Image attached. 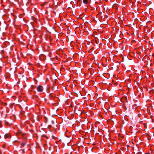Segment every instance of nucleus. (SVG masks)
I'll return each mask as SVG.
<instances>
[{
	"label": "nucleus",
	"instance_id": "nucleus-1",
	"mask_svg": "<svg viewBox=\"0 0 154 154\" xmlns=\"http://www.w3.org/2000/svg\"><path fill=\"white\" fill-rule=\"evenodd\" d=\"M37 90L38 92H42L43 91V88L42 86H39L37 88Z\"/></svg>",
	"mask_w": 154,
	"mask_h": 154
},
{
	"label": "nucleus",
	"instance_id": "nucleus-2",
	"mask_svg": "<svg viewBox=\"0 0 154 154\" xmlns=\"http://www.w3.org/2000/svg\"><path fill=\"white\" fill-rule=\"evenodd\" d=\"M4 137L5 138H9L11 137V136L9 134H6L5 135Z\"/></svg>",
	"mask_w": 154,
	"mask_h": 154
},
{
	"label": "nucleus",
	"instance_id": "nucleus-3",
	"mask_svg": "<svg viewBox=\"0 0 154 154\" xmlns=\"http://www.w3.org/2000/svg\"><path fill=\"white\" fill-rule=\"evenodd\" d=\"M83 2L85 4L88 3V0H83Z\"/></svg>",
	"mask_w": 154,
	"mask_h": 154
},
{
	"label": "nucleus",
	"instance_id": "nucleus-4",
	"mask_svg": "<svg viewBox=\"0 0 154 154\" xmlns=\"http://www.w3.org/2000/svg\"><path fill=\"white\" fill-rule=\"evenodd\" d=\"M5 124L6 125H9L8 123L7 122L5 121Z\"/></svg>",
	"mask_w": 154,
	"mask_h": 154
},
{
	"label": "nucleus",
	"instance_id": "nucleus-5",
	"mask_svg": "<svg viewBox=\"0 0 154 154\" xmlns=\"http://www.w3.org/2000/svg\"><path fill=\"white\" fill-rule=\"evenodd\" d=\"M145 154H150V153H145Z\"/></svg>",
	"mask_w": 154,
	"mask_h": 154
}]
</instances>
